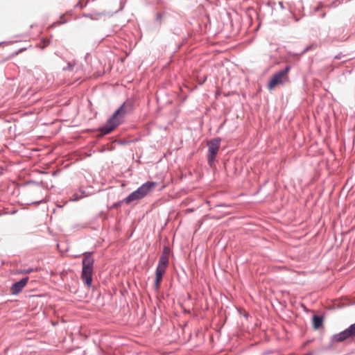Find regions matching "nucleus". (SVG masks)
Instances as JSON below:
<instances>
[{
	"instance_id": "f257e3e1",
	"label": "nucleus",
	"mask_w": 355,
	"mask_h": 355,
	"mask_svg": "<svg viewBox=\"0 0 355 355\" xmlns=\"http://www.w3.org/2000/svg\"><path fill=\"white\" fill-rule=\"evenodd\" d=\"M132 105L130 102L123 103L107 119L106 123L99 128V131L102 135L110 133L115 128L121 123L122 116L132 111Z\"/></svg>"
},
{
	"instance_id": "f03ea898",
	"label": "nucleus",
	"mask_w": 355,
	"mask_h": 355,
	"mask_svg": "<svg viewBox=\"0 0 355 355\" xmlns=\"http://www.w3.org/2000/svg\"><path fill=\"white\" fill-rule=\"evenodd\" d=\"M84 258L83 259V268L81 279L85 284L90 288L92 284V275L94 259L92 253L90 252H85L83 253Z\"/></svg>"
},
{
	"instance_id": "7ed1b4c3",
	"label": "nucleus",
	"mask_w": 355,
	"mask_h": 355,
	"mask_svg": "<svg viewBox=\"0 0 355 355\" xmlns=\"http://www.w3.org/2000/svg\"><path fill=\"white\" fill-rule=\"evenodd\" d=\"M157 182L148 181L141 184L137 190L130 193L125 198L122 200V202L130 204L132 202L137 201L143 199L149 193L153 191L157 186Z\"/></svg>"
},
{
	"instance_id": "20e7f679",
	"label": "nucleus",
	"mask_w": 355,
	"mask_h": 355,
	"mask_svg": "<svg viewBox=\"0 0 355 355\" xmlns=\"http://www.w3.org/2000/svg\"><path fill=\"white\" fill-rule=\"evenodd\" d=\"M290 65L275 73L268 83V89H272L277 85H282L288 80V73L291 71Z\"/></svg>"
},
{
	"instance_id": "39448f33",
	"label": "nucleus",
	"mask_w": 355,
	"mask_h": 355,
	"mask_svg": "<svg viewBox=\"0 0 355 355\" xmlns=\"http://www.w3.org/2000/svg\"><path fill=\"white\" fill-rule=\"evenodd\" d=\"M221 139L220 138H216L211 139L207 142L208 146V164L210 166H212V164L216 159V157L218 154V150L220 148Z\"/></svg>"
},
{
	"instance_id": "423d86ee",
	"label": "nucleus",
	"mask_w": 355,
	"mask_h": 355,
	"mask_svg": "<svg viewBox=\"0 0 355 355\" xmlns=\"http://www.w3.org/2000/svg\"><path fill=\"white\" fill-rule=\"evenodd\" d=\"M355 336V323L351 324L344 331L334 334L331 338L332 343H339L347 340V338Z\"/></svg>"
},
{
	"instance_id": "0eeeda50",
	"label": "nucleus",
	"mask_w": 355,
	"mask_h": 355,
	"mask_svg": "<svg viewBox=\"0 0 355 355\" xmlns=\"http://www.w3.org/2000/svg\"><path fill=\"white\" fill-rule=\"evenodd\" d=\"M29 278L28 277L22 278L21 280L15 282L10 287V293L12 295H18L28 282Z\"/></svg>"
},
{
	"instance_id": "6e6552de",
	"label": "nucleus",
	"mask_w": 355,
	"mask_h": 355,
	"mask_svg": "<svg viewBox=\"0 0 355 355\" xmlns=\"http://www.w3.org/2000/svg\"><path fill=\"white\" fill-rule=\"evenodd\" d=\"M166 268H167L166 266L157 264V268L155 270V289L159 288L162 277L165 274Z\"/></svg>"
},
{
	"instance_id": "1a4fd4ad",
	"label": "nucleus",
	"mask_w": 355,
	"mask_h": 355,
	"mask_svg": "<svg viewBox=\"0 0 355 355\" xmlns=\"http://www.w3.org/2000/svg\"><path fill=\"white\" fill-rule=\"evenodd\" d=\"M323 318L321 316L315 315L313 317V325L314 329H319L322 324Z\"/></svg>"
},
{
	"instance_id": "9d476101",
	"label": "nucleus",
	"mask_w": 355,
	"mask_h": 355,
	"mask_svg": "<svg viewBox=\"0 0 355 355\" xmlns=\"http://www.w3.org/2000/svg\"><path fill=\"white\" fill-rule=\"evenodd\" d=\"M168 257L165 254H162L159 259L158 264L168 266Z\"/></svg>"
},
{
	"instance_id": "9b49d317",
	"label": "nucleus",
	"mask_w": 355,
	"mask_h": 355,
	"mask_svg": "<svg viewBox=\"0 0 355 355\" xmlns=\"http://www.w3.org/2000/svg\"><path fill=\"white\" fill-rule=\"evenodd\" d=\"M76 64V61L73 60L72 62H69L67 63V66L63 67V71H72L75 65Z\"/></svg>"
},
{
	"instance_id": "f8f14e48",
	"label": "nucleus",
	"mask_w": 355,
	"mask_h": 355,
	"mask_svg": "<svg viewBox=\"0 0 355 355\" xmlns=\"http://www.w3.org/2000/svg\"><path fill=\"white\" fill-rule=\"evenodd\" d=\"M78 192L80 193V197H81V198L88 196L92 194V193L87 192L85 190H84L83 189H80Z\"/></svg>"
},
{
	"instance_id": "ddd939ff",
	"label": "nucleus",
	"mask_w": 355,
	"mask_h": 355,
	"mask_svg": "<svg viewBox=\"0 0 355 355\" xmlns=\"http://www.w3.org/2000/svg\"><path fill=\"white\" fill-rule=\"evenodd\" d=\"M81 199V197H80V193L78 191V192H76L74 193L71 197V201H78L79 200Z\"/></svg>"
},
{
	"instance_id": "4468645a",
	"label": "nucleus",
	"mask_w": 355,
	"mask_h": 355,
	"mask_svg": "<svg viewBox=\"0 0 355 355\" xmlns=\"http://www.w3.org/2000/svg\"><path fill=\"white\" fill-rule=\"evenodd\" d=\"M34 270H35L34 268H28L27 269H24V270H20L19 273H21V274H29V273L33 272Z\"/></svg>"
},
{
	"instance_id": "2eb2a0df",
	"label": "nucleus",
	"mask_w": 355,
	"mask_h": 355,
	"mask_svg": "<svg viewBox=\"0 0 355 355\" xmlns=\"http://www.w3.org/2000/svg\"><path fill=\"white\" fill-rule=\"evenodd\" d=\"M164 15H165L164 12H159V13H157V15H156V20L157 21L160 22L162 21V18L164 17Z\"/></svg>"
},
{
	"instance_id": "dca6fc26",
	"label": "nucleus",
	"mask_w": 355,
	"mask_h": 355,
	"mask_svg": "<svg viewBox=\"0 0 355 355\" xmlns=\"http://www.w3.org/2000/svg\"><path fill=\"white\" fill-rule=\"evenodd\" d=\"M169 253H170V249L169 248L165 246L163 249V252H162V254H165L166 256L168 257L169 255Z\"/></svg>"
},
{
	"instance_id": "f3484780",
	"label": "nucleus",
	"mask_w": 355,
	"mask_h": 355,
	"mask_svg": "<svg viewBox=\"0 0 355 355\" xmlns=\"http://www.w3.org/2000/svg\"><path fill=\"white\" fill-rule=\"evenodd\" d=\"M311 49L310 46H306L300 53H299V55H302L304 53H306L309 49Z\"/></svg>"
},
{
	"instance_id": "a211bd4d",
	"label": "nucleus",
	"mask_w": 355,
	"mask_h": 355,
	"mask_svg": "<svg viewBox=\"0 0 355 355\" xmlns=\"http://www.w3.org/2000/svg\"><path fill=\"white\" fill-rule=\"evenodd\" d=\"M279 7L281 8V9H282V10H283V9H284V3H283V2L279 1Z\"/></svg>"
},
{
	"instance_id": "6ab92c4d",
	"label": "nucleus",
	"mask_w": 355,
	"mask_h": 355,
	"mask_svg": "<svg viewBox=\"0 0 355 355\" xmlns=\"http://www.w3.org/2000/svg\"><path fill=\"white\" fill-rule=\"evenodd\" d=\"M44 202V200H39V201H37V202H31V204H35V203L40 204V203H42Z\"/></svg>"
},
{
	"instance_id": "aec40b11",
	"label": "nucleus",
	"mask_w": 355,
	"mask_h": 355,
	"mask_svg": "<svg viewBox=\"0 0 355 355\" xmlns=\"http://www.w3.org/2000/svg\"><path fill=\"white\" fill-rule=\"evenodd\" d=\"M335 58L336 59H340L341 58V56L340 55H336L335 56Z\"/></svg>"
},
{
	"instance_id": "412c9836",
	"label": "nucleus",
	"mask_w": 355,
	"mask_h": 355,
	"mask_svg": "<svg viewBox=\"0 0 355 355\" xmlns=\"http://www.w3.org/2000/svg\"><path fill=\"white\" fill-rule=\"evenodd\" d=\"M325 15H326V13H322V15H321V17H322V18H324V17H325Z\"/></svg>"
},
{
	"instance_id": "4be33fe9",
	"label": "nucleus",
	"mask_w": 355,
	"mask_h": 355,
	"mask_svg": "<svg viewBox=\"0 0 355 355\" xmlns=\"http://www.w3.org/2000/svg\"><path fill=\"white\" fill-rule=\"evenodd\" d=\"M308 355H311V354H308Z\"/></svg>"
}]
</instances>
